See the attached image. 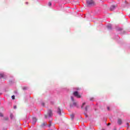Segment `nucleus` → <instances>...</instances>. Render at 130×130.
<instances>
[{"mask_svg":"<svg viewBox=\"0 0 130 130\" xmlns=\"http://www.w3.org/2000/svg\"><path fill=\"white\" fill-rule=\"evenodd\" d=\"M117 122L120 125V124L122 123V120H121V119H118Z\"/></svg>","mask_w":130,"mask_h":130,"instance_id":"8","label":"nucleus"},{"mask_svg":"<svg viewBox=\"0 0 130 130\" xmlns=\"http://www.w3.org/2000/svg\"><path fill=\"white\" fill-rule=\"evenodd\" d=\"M127 124H128V123H127Z\"/></svg>","mask_w":130,"mask_h":130,"instance_id":"28","label":"nucleus"},{"mask_svg":"<svg viewBox=\"0 0 130 130\" xmlns=\"http://www.w3.org/2000/svg\"><path fill=\"white\" fill-rule=\"evenodd\" d=\"M107 110L109 111V110H110V108H109V107H107Z\"/></svg>","mask_w":130,"mask_h":130,"instance_id":"22","label":"nucleus"},{"mask_svg":"<svg viewBox=\"0 0 130 130\" xmlns=\"http://www.w3.org/2000/svg\"><path fill=\"white\" fill-rule=\"evenodd\" d=\"M0 78H4V74H0Z\"/></svg>","mask_w":130,"mask_h":130,"instance_id":"13","label":"nucleus"},{"mask_svg":"<svg viewBox=\"0 0 130 130\" xmlns=\"http://www.w3.org/2000/svg\"><path fill=\"white\" fill-rule=\"evenodd\" d=\"M12 98L13 100H14V99H15V95H12Z\"/></svg>","mask_w":130,"mask_h":130,"instance_id":"16","label":"nucleus"},{"mask_svg":"<svg viewBox=\"0 0 130 130\" xmlns=\"http://www.w3.org/2000/svg\"><path fill=\"white\" fill-rule=\"evenodd\" d=\"M50 116H52V111L51 110H49L48 111V115H45V118H47V117H50Z\"/></svg>","mask_w":130,"mask_h":130,"instance_id":"4","label":"nucleus"},{"mask_svg":"<svg viewBox=\"0 0 130 130\" xmlns=\"http://www.w3.org/2000/svg\"><path fill=\"white\" fill-rule=\"evenodd\" d=\"M42 105L43 106H45V104L44 103H42Z\"/></svg>","mask_w":130,"mask_h":130,"instance_id":"21","label":"nucleus"},{"mask_svg":"<svg viewBox=\"0 0 130 130\" xmlns=\"http://www.w3.org/2000/svg\"><path fill=\"white\" fill-rule=\"evenodd\" d=\"M32 119V124H35V123H36V121H37V119H36V117H33Z\"/></svg>","mask_w":130,"mask_h":130,"instance_id":"6","label":"nucleus"},{"mask_svg":"<svg viewBox=\"0 0 130 130\" xmlns=\"http://www.w3.org/2000/svg\"><path fill=\"white\" fill-rule=\"evenodd\" d=\"M108 125H110V123H109L108 124Z\"/></svg>","mask_w":130,"mask_h":130,"instance_id":"26","label":"nucleus"},{"mask_svg":"<svg viewBox=\"0 0 130 130\" xmlns=\"http://www.w3.org/2000/svg\"><path fill=\"white\" fill-rule=\"evenodd\" d=\"M50 122H51V121H49V123H50Z\"/></svg>","mask_w":130,"mask_h":130,"instance_id":"27","label":"nucleus"},{"mask_svg":"<svg viewBox=\"0 0 130 130\" xmlns=\"http://www.w3.org/2000/svg\"><path fill=\"white\" fill-rule=\"evenodd\" d=\"M115 8H116V5H112L110 7V10L114 11L115 9Z\"/></svg>","mask_w":130,"mask_h":130,"instance_id":"5","label":"nucleus"},{"mask_svg":"<svg viewBox=\"0 0 130 130\" xmlns=\"http://www.w3.org/2000/svg\"><path fill=\"white\" fill-rule=\"evenodd\" d=\"M87 4L88 6H94L95 2L93 0H87Z\"/></svg>","mask_w":130,"mask_h":130,"instance_id":"3","label":"nucleus"},{"mask_svg":"<svg viewBox=\"0 0 130 130\" xmlns=\"http://www.w3.org/2000/svg\"><path fill=\"white\" fill-rule=\"evenodd\" d=\"M51 5H52L51 2L48 3V6H51Z\"/></svg>","mask_w":130,"mask_h":130,"instance_id":"15","label":"nucleus"},{"mask_svg":"<svg viewBox=\"0 0 130 130\" xmlns=\"http://www.w3.org/2000/svg\"><path fill=\"white\" fill-rule=\"evenodd\" d=\"M73 95L75 96V97H76V98H81V95L79 93V92L76 91L73 92Z\"/></svg>","mask_w":130,"mask_h":130,"instance_id":"2","label":"nucleus"},{"mask_svg":"<svg viewBox=\"0 0 130 130\" xmlns=\"http://www.w3.org/2000/svg\"><path fill=\"white\" fill-rule=\"evenodd\" d=\"M5 120H9V118L8 117H5Z\"/></svg>","mask_w":130,"mask_h":130,"instance_id":"14","label":"nucleus"},{"mask_svg":"<svg viewBox=\"0 0 130 130\" xmlns=\"http://www.w3.org/2000/svg\"><path fill=\"white\" fill-rule=\"evenodd\" d=\"M57 113L60 114V115L61 114V110L59 108H58Z\"/></svg>","mask_w":130,"mask_h":130,"instance_id":"9","label":"nucleus"},{"mask_svg":"<svg viewBox=\"0 0 130 130\" xmlns=\"http://www.w3.org/2000/svg\"><path fill=\"white\" fill-rule=\"evenodd\" d=\"M14 109H16V108H17V106H14Z\"/></svg>","mask_w":130,"mask_h":130,"instance_id":"23","label":"nucleus"},{"mask_svg":"<svg viewBox=\"0 0 130 130\" xmlns=\"http://www.w3.org/2000/svg\"><path fill=\"white\" fill-rule=\"evenodd\" d=\"M76 90H80V88H76Z\"/></svg>","mask_w":130,"mask_h":130,"instance_id":"24","label":"nucleus"},{"mask_svg":"<svg viewBox=\"0 0 130 130\" xmlns=\"http://www.w3.org/2000/svg\"><path fill=\"white\" fill-rule=\"evenodd\" d=\"M71 100L73 102V103L70 104V107L73 108L74 106L75 107H77V108H79V105L78 104V102H74V97L71 96Z\"/></svg>","mask_w":130,"mask_h":130,"instance_id":"1","label":"nucleus"},{"mask_svg":"<svg viewBox=\"0 0 130 130\" xmlns=\"http://www.w3.org/2000/svg\"><path fill=\"white\" fill-rule=\"evenodd\" d=\"M15 93H17V91H16Z\"/></svg>","mask_w":130,"mask_h":130,"instance_id":"29","label":"nucleus"},{"mask_svg":"<svg viewBox=\"0 0 130 130\" xmlns=\"http://www.w3.org/2000/svg\"><path fill=\"white\" fill-rule=\"evenodd\" d=\"M74 117H75V115L74 114H71V118H72V119H73Z\"/></svg>","mask_w":130,"mask_h":130,"instance_id":"10","label":"nucleus"},{"mask_svg":"<svg viewBox=\"0 0 130 130\" xmlns=\"http://www.w3.org/2000/svg\"><path fill=\"white\" fill-rule=\"evenodd\" d=\"M46 125H47V122H44L41 124L40 126L41 127H44V126H45Z\"/></svg>","mask_w":130,"mask_h":130,"instance_id":"7","label":"nucleus"},{"mask_svg":"<svg viewBox=\"0 0 130 130\" xmlns=\"http://www.w3.org/2000/svg\"><path fill=\"white\" fill-rule=\"evenodd\" d=\"M27 87L23 88V90H25Z\"/></svg>","mask_w":130,"mask_h":130,"instance_id":"25","label":"nucleus"},{"mask_svg":"<svg viewBox=\"0 0 130 130\" xmlns=\"http://www.w3.org/2000/svg\"><path fill=\"white\" fill-rule=\"evenodd\" d=\"M84 105H86V103H83L82 104V106H81V108H82V109H83V107Z\"/></svg>","mask_w":130,"mask_h":130,"instance_id":"11","label":"nucleus"},{"mask_svg":"<svg viewBox=\"0 0 130 130\" xmlns=\"http://www.w3.org/2000/svg\"><path fill=\"white\" fill-rule=\"evenodd\" d=\"M88 106H86V107H85V110H86V111H87V110H88Z\"/></svg>","mask_w":130,"mask_h":130,"instance_id":"18","label":"nucleus"},{"mask_svg":"<svg viewBox=\"0 0 130 130\" xmlns=\"http://www.w3.org/2000/svg\"><path fill=\"white\" fill-rule=\"evenodd\" d=\"M108 28L109 29H111V26H108Z\"/></svg>","mask_w":130,"mask_h":130,"instance_id":"20","label":"nucleus"},{"mask_svg":"<svg viewBox=\"0 0 130 130\" xmlns=\"http://www.w3.org/2000/svg\"><path fill=\"white\" fill-rule=\"evenodd\" d=\"M14 117V116H13V114H11V115H10V118L11 119H13V117Z\"/></svg>","mask_w":130,"mask_h":130,"instance_id":"12","label":"nucleus"},{"mask_svg":"<svg viewBox=\"0 0 130 130\" xmlns=\"http://www.w3.org/2000/svg\"><path fill=\"white\" fill-rule=\"evenodd\" d=\"M0 116L3 117L4 115H3V113H0Z\"/></svg>","mask_w":130,"mask_h":130,"instance_id":"19","label":"nucleus"},{"mask_svg":"<svg viewBox=\"0 0 130 130\" xmlns=\"http://www.w3.org/2000/svg\"><path fill=\"white\" fill-rule=\"evenodd\" d=\"M50 126H51V122H50L48 125L49 127H50Z\"/></svg>","mask_w":130,"mask_h":130,"instance_id":"17","label":"nucleus"}]
</instances>
